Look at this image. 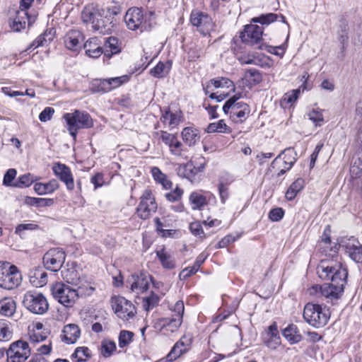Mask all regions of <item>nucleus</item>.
Masks as SVG:
<instances>
[{"label": "nucleus", "instance_id": "obj_20", "mask_svg": "<svg viewBox=\"0 0 362 362\" xmlns=\"http://www.w3.org/2000/svg\"><path fill=\"white\" fill-rule=\"evenodd\" d=\"M52 171L54 175L65 184L67 190L72 191L74 189V176L67 165L60 163H54Z\"/></svg>", "mask_w": 362, "mask_h": 362}, {"label": "nucleus", "instance_id": "obj_28", "mask_svg": "<svg viewBox=\"0 0 362 362\" xmlns=\"http://www.w3.org/2000/svg\"><path fill=\"white\" fill-rule=\"evenodd\" d=\"M84 49L86 54L90 57L98 58L103 54V47L97 37H92L87 40L84 44Z\"/></svg>", "mask_w": 362, "mask_h": 362}, {"label": "nucleus", "instance_id": "obj_39", "mask_svg": "<svg viewBox=\"0 0 362 362\" xmlns=\"http://www.w3.org/2000/svg\"><path fill=\"white\" fill-rule=\"evenodd\" d=\"M11 324L6 320H0V341H8L12 339Z\"/></svg>", "mask_w": 362, "mask_h": 362}, {"label": "nucleus", "instance_id": "obj_63", "mask_svg": "<svg viewBox=\"0 0 362 362\" xmlns=\"http://www.w3.org/2000/svg\"><path fill=\"white\" fill-rule=\"evenodd\" d=\"M284 216V211L282 208L277 207L272 209L269 213V218L272 221H279Z\"/></svg>", "mask_w": 362, "mask_h": 362}, {"label": "nucleus", "instance_id": "obj_11", "mask_svg": "<svg viewBox=\"0 0 362 362\" xmlns=\"http://www.w3.org/2000/svg\"><path fill=\"white\" fill-rule=\"evenodd\" d=\"M124 21L129 29L141 32L148 30L150 24L144 19L143 11L137 7L130 8L124 16Z\"/></svg>", "mask_w": 362, "mask_h": 362}, {"label": "nucleus", "instance_id": "obj_54", "mask_svg": "<svg viewBox=\"0 0 362 362\" xmlns=\"http://www.w3.org/2000/svg\"><path fill=\"white\" fill-rule=\"evenodd\" d=\"M134 333L130 331L122 330L119 336V346L123 348L127 346L132 341Z\"/></svg>", "mask_w": 362, "mask_h": 362}, {"label": "nucleus", "instance_id": "obj_15", "mask_svg": "<svg viewBox=\"0 0 362 362\" xmlns=\"http://www.w3.org/2000/svg\"><path fill=\"white\" fill-rule=\"evenodd\" d=\"M66 258L64 252L59 248L49 250L43 257V263L46 269L52 272L59 271Z\"/></svg>", "mask_w": 362, "mask_h": 362}, {"label": "nucleus", "instance_id": "obj_45", "mask_svg": "<svg viewBox=\"0 0 362 362\" xmlns=\"http://www.w3.org/2000/svg\"><path fill=\"white\" fill-rule=\"evenodd\" d=\"M350 173L354 182L362 177V156L358 158L351 164L350 168Z\"/></svg>", "mask_w": 362, "mask_h": 362}, {"label": "nucleus", "instance_id": "obj_24", "mask_svg": "<svg viewBox=\"0 0 362 362\" xmlns=\"http://www.w3.org/2000/svg\"><path fill=\"white\" fill-rule=\"evenodd\" d=\"M211 197L215 199L213 194L209 192L203 194L201 191H195L189 195V201L193 210H201L207 204L208 199L209 200Z\"/></svg>", "mask_w": 362, "mask_h": 362}, {"label": "nucleus", "instance_id": "obj_43", "mask_svg": "<svg viewBox=\"0 0 362 362\" xmlns=\"http://www.w3.org/2000/svg\"><path fill=\"white\" fill-rule=\"evenodd\" d=\"M208 133L219 132V133H229L230 128L224 122L223 119L219 120L218 122L211 123L207 127Z\"/></svg>", "mask_w": 362, "mask_h": 362}, {"label": "nucleus", "instance_id": "obj_31", "mask_svg": "<svg viewBox=\"0 0 362 362\" xmlns=\"http://www.w3.org/2000/svg\"><path fill=\"white\" fill-rule=\"evenodd\" d=\"M182 113L181 112H173L167 109L162 114L160 120L164 124H167L170 129L177 126L181 122Z\"/></svg>", "mask_w": 362, "mask_h": 362}, {"label": "nucleus", "instance_id": "obj_6", "mask_svg": "<svg viewBox=\"0 0 362 362\" xmlns=\"http://www.w3.org/2000/svg\"><path fill=\"white\" fill-rule=\"evenodd\" d=\"M240 97V95H233L223 106L224 113L229 115L231 120L235 123L245 121L250 112V107L247 103L238 102Z\"/></svg>", "mask_w": 362, "mask_h": 362}, {"label": "nucleus", "instance_id": "obj_64", "mask_svg": "<svg viewBox=\"0 0 362 362\" xmlns=\"http://www.w3.org/2000/svg\"><path fill=\"white\" fill-rule=\"evenodd\" d=\"M16 174L17 172L14 168L8 169L4 176L3 184L6 186H11Z\"/></svg>", "mask_w": 362, "mask_h": 362}, {"label": "nucleus", "instance_id": "obj_51", "mask_svg": "<svg viewBox=\"0 0 362 362\" xmlns=\"http://www.w3.org/2000/svg\"><path fill=\"white\" fill-rule=\"evenodd\" d=\"M48 334L47 331L30 330L29 338L32 343H37L45 340L47 338Z\"/></svg>", "mask_w": 362, "mask_h": 362}, {"label": "nucleus", "instance_id": "obj_30", "mask_svg": "<svg viewBox=\"0 0 362 362\" xmlns=\"http://www.w3.org/2000/svg\"><path fill=\"white\" fill-rule=\"evenodd\" d=\"M156 256L160 262L162 267L165 269H173L176 267L175 257L162 248L156 252Z\"/></svg>", "mask_w": 362, "mask_h": 362}, {"label": "nucleus", "instance_id": "obj_56", "mask_svg": "<svg viewBox=\"0 0 362 362\" xmlns=\"http://www.w3.org/2000/svg\"><path fill=\"white\" fill-rule=\"evenodd\" d=\"M95 291V288L90 286L88 284H83L75 288V291L78 293V298L79 297H86L90 296L93 291Z\"/></svg>", "mask_w": 362, "mask_h": 362}, {"label": "nucleus", "instance_id": "obj_16", "mask_svg": "<svg viewBox=\"0 0 362 362\" xmlns=\"http://www.w3.org/2000/svg\"><path fill=\"white\" fill-rule=\"evenodd\" d=\"M262 34V28L257 25L250 24L245 26L244 30L240 33V37L244 43L262 49L260 44Z\"/></svg>", "mask_w": 362, "mask_h": 362}, {"label": "nucleus", "instance_id": "obj_60", "mask_svg": "<svg viewBox=\"0 0 362 362\" xmlns=\"http://www.w3.org/2000/svg\"><path fill=\"white\" fill-rule=\"evenodd\" d=\"M39 228L38 225L35 224V223H21L18 224L16 227V233L22 235L23 232L25 230H35Z\"/></svg>", "mask_w": 362, "mask_h": 362}, {"label": "nucleus", "instance_id": "obj_26", "mask_svg": "<svg viewBox=\"0 0 362 362\" xmlns=\"http://www.w3.org/2000/svg\"><path fill=\"white\" fill-rule=\"evenodd\" d=\"M81 335V330L78 325L75 324H69L64 327L62 340L66 344H74L78 339Z\"/></svg>", "mask_w": 362, "mask_h": 362}, {"label": "nucleus", "instance_id": "obj_57", "mask_svg": "<svg viewBox=\"0 0 362 362\" xmlns=\"http://www.w3.org/2000/svg\"><path fill=\"white\" fill-rule=\"evenodd\" d=\"M33 182L34 176L28 173L20 176L17 183H16L14 186L21 188L29 187Z\"/></svg>", "mask_w": 362, "mask_h": 362}, {"label": "nucleus", "instance_id": "obj_9", "mask_svg": "<svg viewBox=\"0 0 362 362\" xmlns=\"http://www.w3.org/2000/svg\"><path fill=\"white\" fill-rule=\"evenodd\" d=\"M111 303L115 313L123 321L128 322L136 317V310L134 305L124 297H113Z\"/></svg>", "mask_w": 362, "mask_h": 362}, {"label": "nucleus", "instance_id": "obj_61", "mask_svg": "<svg viewBox=\"0 0 362 362\" xmlns=\"http://www.w3.org/2000/svg\"><path fill=\"white\" fill-rule=\"evenodd\" d=\"M160 139L166 146H168L169 148L177 139L175 134L168 133L165 131H160Z\"/></svg>", "mask_w": 362, "mask_h": 362}, {"label": "nucleus", "instance_id": "obj_49", "mask_svg": "<svg viewBox=\"0 0 362 362\" xmlns=\"http://www.w3.org/2000/svg\"><path fill=\"white\" fill-rule=\"evenodd\" d=\"M240 62L242 64H255L264 68L270 66V64L267 62L260 64L259 58L254 55L243 56L240 58Z\"/></svg>", "mask_w": 362, "mask_h": 362}, {"label": "nucleus", "instance_id": "obj_40", "mask_svg": "<svg viewBox=\"0 0 362 362\" xmlns=\"http://www.w3.org/2000/svg\"><path fill=\"white\" fill-rule=\"evenodd\" d=\"M159 301L160 297L153 292H151L149 296L143 298L142 306L146 311L148 312L156 307Z\"/></svg>", "mask_w": 362, "mask_h": 362}, {"label": "nucleus", "instance_id": "obj_19", "mask_svg": "<svg viewBox=\"0 0 362 362\" xmlns=\"http://www.w3.org/2000/svg\"><path fill=\"white\" fill-rule=\"evenodd\" d=\"M204 168L205 163L195 165L193 162L189 161L180 166L177 173L180 177H185L192 182H197L199 181L201 173L204 171Z\"/></svg>", "mask_w": 362, "mask_h": 362}, {"label": "nucleus", "instance_id": "obj_59", "mask_svg": "<svg viewBox=\"0 0 362 362\" xmlns=\"http://www.w3.org/2000/svg\"><path fill=\"white\" fill-rule=\"evenodd\" d=\"M30 202H29L31 205H36L37 206H50L54 204V199L50 198H29Z\"/></svg>", "mask_w": 362, "mask_h": 362}, {"label": "nucleus", "instance_id": "obj_36", "mask_svg": "<svg viewBox=\"0 0 362 362\" xmlns=\"http://www.w3.org/2000/svg\"><path fill=\"white\" fill-rule=\"evenodd\" d=\"M16 302L11 298H6L0 300V314L11 317L16 312Z\"/></svg>", "mask_w": 362, "mask_h": 362}, {"label": "nucleus", "instance_id": "obj_2", "mask_svg": "<svg viewBox=\"0 0 362 362\" xmlns=\"http://www.w3.org/2000/svg\"><path fill=\"white\" fill-rule=\"evenodd\" d=\"M330 316V310L325 305L308 303L304 307L303 319L315 328L325 327L328 323Z\"/></svg>", "mask_w": 362, "mask_h": 362}, {"label": "nucleus", "instance_id": "obj_58", "mask_svg": "<svg viewBox=\"0 0 362 362\" xmlns=\"http://www.w3.org/2000/svg\"><path fill=\"white\" fill-rule=\"evenodd\" d=\"M183 194V190L180 189L178 186L172 190L170 192H168L165 194V197L167 200L170 202H175L181 199Z\"/></svg>", "mask_w": 362, "mask_h": 362}, {"label": "nucleus", "instance_id": "obj_47", "mask_svg": "<svg viewBox=\"0 0 362 362\" xmlns=\"http://www.w3.org/2000/svg\"><path fill=\"white\" fill-rule=\"evenodd\" d=\"M245 78L254 84H258L262 81V74L255 69H247L244 76Z\"/></svg>", "mask_w": 362, "mask_h": 362}, {"label": "nucleus", "instance_id": "obj_13", "mask_svg": "<svg viewBox=\"0 0 362 362\" xmlns=\"http://www.w3.org/2000/svg\"><path fill=\"white\" fill-rule=\"evenodd\" d=\"M158 209L157 203L151 190L146 189L141 197L136 212L141 219H148Z\"/></svg>", "mask_w": 362, "mask_h": 362}, {"label": "nucleus", "instance_id": "obj_48", "mask_svg": "<svg viewBox=\"0 0 362 362\" xmlns=\"http://www.w3.org/2000/svg\"><path fill=\"white\" fill-rule=\"evenodd\" d=\"M278 18V15L272 13L262 14L259 17L253 18L252 21L254 23H259L262 25H268L270 23L276 21Z\"/></svg>", "mask_w": 362, "mask_h": 362}, {"label": "nucleus", "instance_id": "obj_62", "mask_svg": "<svg viewBox=\"0 0 362 362\" xmlns=\"http://www.w3.org/2000/svg\"><path fill=\"white\" fill-rule=\"evenodd\" d=\"M169 151L174 156L180 157L183 156V145L177 139L170 147Z\"/></svg>", "mask_w": 362, "mask_h": 362}, {"label": "nucleus", "instance_id": "obj_35", "mask_svg": "<svg viewBox=\"0 0 362 362\" xmlns=\"http://www.w3.org/2000/svg\"><path fill=\"white\" fill-rule=\"evenodd\" d=\"M151 174L154 180L160 184L163 189H170L173 187V182L168 179L165 174L163 173L162 171L158 167H153L151 168Z\"/></svg>", "mask_w": 362, "mask_h": 362}, {"label": "nucleus", "instance_id": "obj_29", "mask_svg": "<svg viewBox=\"0 0 362 362\" xmlns=\"http://www.w3.org/2000/svg\"><path fill=\"white\" fill-rule=\"evenodd\" d=\"M181 135L184 142L189 146H194L200 139L199 130L192 127L184 128Z\"/></svg>", "mask_w": 362, "mask_h": 362}, {"label": "nucleus", "instance_id": "obj_1", "mask_svg": "<svg viewBox=\"0 0 362 362\" xmlns=\"http://www.w3.org/2000/svg\"><path fill=\"white\" fill-rule=\"evenodd\" d=\"M326 264V262L322 261L317 267V274L323 279H330L331 283L324 284L320 287L316 285L313 286L312 289L315 291L320 289L324 297L332 301L338 300L343 295L348 272L341 263Z\"/></svg>", "mask_w": 362, "mask_h": 362}, {"label": "nucleus", "instance_id": "obj_10", "mask_svg": "<svg viewBox=\"0 0 362 362\" xmlns=\"http://www.w3.org/2000/svg\"><path fill=\"white\" fill-rule=\"evenodd\" d=\"M104 9L94 6L85 7L81 13V19L84 23L90 24L95 31L103 32L104 22L102 18Z\"/></svg>", "mask_w": 362, "mask_h": 362}, {"label": "nucleus", "instance_id": "obj_50", "mask_svg": "<svg viewBox=\"0 0 362 362\" xmlns=\"http://www.w3.org/2000/svg\"><path fill=\"white\" fill-rule=\"evenodd\" d=\"M107 80L112 91L122 84L127 83L129 81V76L127 75H123L118 77L108 78Z\"/></svg>", "mask_w": 362, "mask_h": 362}, {"label": "nucleus", "instance_id": "obj_44", "mask_svg": "<svg viewBox=\"0 0 362 362\" xmlns=\"http://www.w3.org/2000/svg\"><path fill=\"white\" fill-rule=\"evenodd\" d=\"M323 112V110L316 108L309 112L308 116L309 119H310L316 127H320L324 123Z\"/></svg>", "mask_w": 362, "mask_h": 362}, {"label": "nucleus", "instance_id": "obj_27", "mask_svg": "<svg viewBox=\"0 0 362 362\" xmlns=\"http://www.w3.org/2000/svg\"><path fill=\"white\" fill-rule=\"evenodd\" d=\"M29 279L30 284L36 288L42 287L47 284L48 281L47 274L42 268H35L31 270Z\"/></svg>", "mask_w": 362, "mask_h": 362}, {"label": "nucleus", "instance_id": "obj_3", "mask_svg": "<svg viewBox=\"0 0 362 362\" xmlns=\"http://www.w3.org/2000/svg\"><path fill=\"white\" fill-rule=\"evenodd\" d=\"M170 310L175 314L170 317H163L158 320V327L164 334H169L176 332L181 326L185 311L184 303L177 300Z\"/></svg>", "mask_w": 362, "mask_h": 362}, {"label": "nucleus", "instance_id": "obj_32", "mask_svg": "<svg viewBox=\"0 0 362 362\" xmlns=\"http://www.w3.org/2000/svg\"><path fill=\"white\" fill-rule=\"evenodd\" d=\"M59 187L57 180L52 179L47 183L37 182L34 185V190L40 195L51 194Z\"/></svg>", "mask_w": 362, "mask_h": 362}, {"label": "nucleus", "instance_id": "obj_53", "mask_svg": "<svg viewBox=\"0 0 362 362\" xmlns=\"http://www.w3.org/2000/svg\"><path fill=\"white\" fill-rule=\"evenodd\" d=\"M166 66L163 62H158L156 66L151 69L150 74L156 78H163L168 74Z\"/></svg>", "mask_w": 362, "mask_h": 362}, {"label": "nucleus", "instance_id": "obj_14", "mask_svg": "<svg viewBox=\"0 0 362 362\" xmlns=\"http://www.w3.org/2000/svg\"><path fill=\"white\" fill-rule=\"evenodd\" d=\"M190 22L197 28L198 31L203 35H206L214 29V23L209 15L200 11H192L190 15Z\"/></svg>", "mask_w": 362, "mask_h": 362}, {"label": "nucleus", "instance_id": "obj_37", "mask_svg": "<svg viewBox=\"0 0 362 362\" xmlns=\"http://www.w3.org/2000/svg\"><path fill=\"white\" fill-rule=\"evenodd\" d=\"M30 24V19L28 13L25 11H18L17 16L13 21L11 28L13 31L19 32L25 28L26 23Z\"/></svg>", "mask_w": 362, "mask_h": 362}, {"label": "nucleus", "instance_id": "obj_34", "mask_svg": "<svg viewBox=\"0 0 362 362\" xmlns=\"http://www.w3.org/2000/svg\"><path fill=\"white\" fill-rule=\"evenodd\" d=\"M282 335L291 344H296L302 339V336L300 334L297 326L293 324L289 325L283 329Z\"/></svg>", "mask_w": 362, "mask_h": 362}, {"label": "nucleus", "instance_id": "obj_18", "mask_svg": "<svg viewBox=\"0 0 362 362\" xmlns=\"http://www.w3.org/2000/svg\"><path fill=\"white\" fill-rule=\"evenodd\" d=\"M340 246L353 261L362 263V244L358 239L354 237L345 238L341 241Z\"/></svg>", "mask_w": 362, "mask_h": 362}, {"label": "nucleus", "instance_id": "obj_21", "mask_svg": "<svg viewBox=\"0 0 362 362\" xmlns=\"http://www.w3.org/2000/svg\"><path fill=\"white\" fill-rule=\"evenodd\" d=\"M192 342V339L190 336H182L181 339L175 344L170 353L167 355V360L172 362L186 353L189 349Z\"/></svg>", "mask_w": 362, "mask_h": 362}, {"label": "nucleus", "instance_id": "obj_55", "mask_svg": "<svg viewBox=\"0 0 362 362\" xmlns=\"http://www.w3.org/2000/svg\"><path fill=\"white\" fill-rule=\"evenodd\" d=\"M116 344L112 341H104L101 346V354L105 357H109L115 351Z\"/></svg>", "mask_w": 362, "mask_h": 362}, {"label": "nucleus", "instance_id": "obj_23", "mask_svg": "<svg viewBox=\"0 0 362 362\" xmlns=\"http://www.w3.org/2000/svg\"><path fill=\"white\" fill-rule=\"evenodd\" d=\"M84 41L83 33L78 30H69L64 37V44L67 49L77 51L81 48Z\"/></svg>", "mask_w": 362, "mask_h": 362}, {"label": "nucleus", "instance_id": "obj_12", "mask_svg": "<svg viewBox=\"0 0 362 362\" xmlns=\"http://www.w3.org/2000/svg\"><path fill=\"white\" fill-rule=\"evenodd\" d=\"M30 349L26 341L18 340L13 342L6 351L8 362H25L30 356Z\"/></svg>", "mask_w": 362, "mask_h": 362}, {"label": "nucleus", "instance_id": "obj_4", "mask_svg": "<svg viewBox=\"0 0 362 362\" xmlns=\"http://www.w3.org/2000/svg\"><path fill=\"white\" fill-rule=\"evenodd\" d=\"M63 119L66 123L70 135L74 139L78 129L89 128L93 125L89 114L83 111L75 110L74 112L65 113Z\"/></svg>", "mask_w": 362, "mask_h": 362}, {"label": "nucleus", "instance_id": "obj_7", "mask_svg": "<svg viewBox=\"0 0 362 362\" xmlns=\"http://www.w3.org/2000/svg\"><path fill=\"white\" fill-rule=\"evenodd\" d=\"M22 303L28 310L36 315H42L49 308L46 297L42 293L37 291L26 292L24 294Z\"/></svg>", "mask_w": 362, "mask_h": 362}, {"label": "nucleus", "instance_id": "obj_41", "mask_svg": "<svg viewBox=\"0 0 362 362\" xmlns=\"http://www.w3.org/2000/svg\"><path fill=\"white\" fill-rule=\"evenodd\" d=\"M338 40L341 44V50L344 51L346 47L349 40V25L345 22H341L339 27L337 33Z\"/></svg>", "mask_w": 362, "mask_h": 362}, {"label": "nucleus", "instance_id": "obj_46", "mask_svg": "<svg viewBox=\"0 0 362 362\" xmlns=\"http://www.w3.org/2000/svg\"><path fill=\"white\" fill-rule=\"evenodd\" d=\"M62 276L68 284L77 285L79 278L77 272L74 269H64L62 270Z\"/></svg>", "mask_w": 362, "mask_h": 362}, {"label": "nucleus", "instance_id": "obj_22", "mask_svg": "<svg viewBox=\"0 0 362 362\" xmlns=\"http://www.w3.org/2000/svg\"><path fill=\"white\" fill-rule=\"evenodd\" d=\"M295 162L296 158L293 156V152L290 149H286L272 161L271 167L275 170L281 168L289 170L293 167Z\"/></svg>", "mask_w": 362, "mask_h": 362}, {"label": "nucleus", "instance_id": "obj_8", "mask_svg": "<svg viewBox=\"0 0 362 362\" xmlns=\"http://www.w3.org/2000/svg\"><path fill=\"white\" fill-rule=\"evenodd\" d=\"M52 294L55 300L66 308L72 307L78 299L75 288L62 282L52 286Z\"/></svg>", "mask_w": 362, "mask_h": 362}, {"label": "nucleus", "instance_id": "obj_42", "mask_svg": "<svg viewBox=\"0 0 362 362\" xmlns=\"http://www.w3.org/2000/svg\"><path fill=\"white\" fill-rule=\"evenodd\" d=\"M92 90L95 93H108L111 91V88L108 84L107 78L95 79L92 83Z\"/></svg>", "mask_w": 362, "mask_h": 362}, {"label": "nucleus", "instance_id": "obj_25", "mask_svg": "<svg viewBox=\"0 0 362 362\" xmlns=\"http://www.w3.org/2000/svg\"><path fill=\"white\" fill-rule=\"evenodd\" d=\"M267 339H264L266 346L272 349H275L281 344V338L276 322L272 323L266 331Z\"/></svg>", "mask_w": 362, "mask_h": 362}, {"label": "nucleus", "instance_id": "obj_5", "mask_svg": "<svg viewBox=\"0 0 362 362\" xmlns=\"http://www.w3.org/2000/svg\"><path fill=\"white\" fill-rule=\"evenodd\" d=\"M22 276L15 265L8 262H0V287L7 290L17 288L21 283Z\"/></svg>", "mask_w": 362, "mask_h": 362}, {"label": "nucleus", "instance_id": "obj_33", "mask_svg": "<svg viewBox=\"0 0 362 362\" xmlns=\"http://www.w3.org/2000/svg\"><path fill=\"white\" fill-rule=\"evenodd\" d=\"M104 57L110 58L113 54L120 52V47L118 45V40L110 37L106 39L103 47Z\"/></svg>", "mask_w": 362, "mask_h": 362}, {"label": "nucleus", "instance_id": "obj_17", "mask_svg": "<svg viewBox=\"0 0 362 362\" xmlns=\"http://www.w3.org/2000/svg\"><path fill=\"white\" fill-rule=\"evenodd\" d=\"M151 280V276L146 273H134L127 279V284L132 292L139 294L148 290Z\"/></svg>", "mask_w": 362, "mask_h": 362}, {"label": "nucleus", "instance_id": "obj_38", "mask_svg": "<svg viewBox=\"0 0 362 362\" xmlns=\"http://www.w3.org/2000/svg\"><path fill=\"white\" fill-rule=\"evenodd\" d=\"M305 181L302 178H298L296 180L288 187L286 192V199L291 201L293 200L298 193H299L304 187Z\"/></svg>", "mask_w": 362, "mask_h": 362}, {"label": "nucleus", "instance_id": "obj_52", "mask_svg": "<svg viewBox=\"0 0 362 362\" xmlns=\"http://www.w3.org/2000/svg\"><path fill=\"white\" fill-rule=\"evenodd\" d=\"M72 356L78 362L86 361L90 357V351L87 347H78Z\"/></svg>", "mask_w": 362, "mask_h": 362}]
</instances>
